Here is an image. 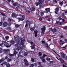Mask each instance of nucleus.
Listing matches in <instances>:
<instances>
[{
  "instance_id": "obj_17",
  "label": "nucleus",
  "mask_w": 67,
  "mask_h": 67,
  "mask_svg": "<svg viewBox=\"0 0 67 67\" xmlns=\"http://www.w3.org/2000/svg\"><path fill=\"white\" fill-rule=\"evenodd\" d=\"M59 4L60 5L61 7H62V5H63V3H64V2H63V1L62 2H59Z\"/></svg>"
},
{
  "instance_id": "obj_63",
  "label": "nucleus",
  "mask_w": 67,
  "mask_h": 67,
  "mask_svg": "<svg viewBox=\"0 0 67 67\" xmlns=\"http://www.w3.org/2000/svg\"><path fill=\"white\" fill-rule=\"evenodd\" d=\"M63 67H67V66H65L64 65H63Z\"/></svg>"
},
{
  "instance_id": "obj_19",
  "label": "nucleus",
  "mask_w": 67,
  "mask_h": 67,
  "mask_svg": "<svg viewBox=\"0 0 67 67\" xmlns=\"http://www.w3.org/2000/svg\"><path fill=\"white\" fill-rule=\"evenodd\" d=\"M16 5H17V4H16V3H15L13 4V7H16Z\"/></svg>"
},
{
  "instance_id": "obj_42",
  "label": "nucleus",
  "mask_w": 67,
  "mask_h": 67,
  "mask_svg": "<svg viewBox=\"0 0 67 67\" xmlns=\"http://www.w3.org/2000/svg\"><path fill=\"white\" fill-rule=\"evenodd\" d=\"M19 21H22V20H23V19L21 18H19Z\"/></svg>"
},
{
  "instance_id": "obj_10",
  "label": "nucleus",
  "mask_w": 67,
  "mask_h": 67,
  "mask_svg": "<svg viewBox=\"0 0 67 67\" xmlns=\"http://www.w3.org/2000/svg\"><path fill=\"white\" fill-rule=\"evenodd\" d=\"M16 16V15L15 13H13L12 14V16L13 18H15Z\"/></svg>"
},
{
  "instance_id": "obj_29",
  "label": "nucleus",
  "mask_w": 67,
  "mask_h": 67,
  "mask_svg": "<svg viewBox=\"0 0 67 67\" xmlns=\"http://www.w3.org/2000/svg\"><path fill=\"white\" fill-rule=\"evenodd\" d=\"M45 45H46V46L48 48H49V47L48 46V44H47V43H45Z\"/></svg>"
},
{
  "instance_id": "obj_11",
  "label": "nucleus",
  "mask_w": 67,
  "mask_h": 67,
  "mask_svg": "<svg viewBox=\"0 0 67 67\" xmlns=\"http://www.w3.org/2000/svg\"><path fill=\"white\" fill-rule=\"evenodd\" d=\"M4 52H5V53H6V54H7V53H8V52H9L10 50H9V49L7 50L6 49H5L4 50Z\"/></svg>"
},
{
  "instance_id": "obj_30",
  "label": "nucleus",
  "mask_w": 67,
  "mask_h": 67,
  "mask_svg": "<svg viewBox=\"0 0 67 67\" xmlns=\"http://www.w3.org/2000/svg\"><path fill=\"white\" fill-rule=\"evenodd\" d=\"M46 59L48 62H49L50 61V58H47Z\"/></svg>"
},
{
  "instance_id": "obj_20",
  "label": "nucleus",
  "mask_w": 67,
  "mask_h": 67,
  "mask_svg": "<svg viewBox=\"0 0 67 67\" xmlns=\"http://www.w3.org/2000/svg\"><path fill=\"white\" fill-rule=\"evenodd\" d=\"M7 1L8 2H10V1H11V2L12 3H14V1H13V0H7Z\"/></svg>"
},
{
  "instance_id": "obj_60",
  "label": "nucleus",
  "mask_w": 67,
  "mask_h": 67,
  "mask_svg": "<svg viewBox=\"0 0 67 67\" xmlns=\"http://www.w3.org/2000/svg\"><path fill=\"white\" fill-rule=\"evenodd\" d=\"M42 43H45V41H42Z\"/></svg>"
},
{
  "instance_id": "obj_18",
  "label": "nucleus",
  "mask_w": 67,
  "mask_h": 67,
  "mask_svg": "<svg viewBox=\"0 0 67 67\" xmlns=\"http://www.w3.org/2000/svg\"><path fill=\"white\" fill-rule=\"evenodd\" d=\"M2 43L3 44V45L4 44V45H6L7 44V43L6 42L4 41H3L2 42Z\"/></svg>"
},
{
  "instance_id": "obj_27",
  "label": "nucleus",
  "mask_w": 67,
  "mask_h": 67,
  "mask_svg": "<svg viewBox=\"0 0 67 67\" xmlns=\"http://www.w3.org/2000/svg\"><path fill=\"white\" fill-rule=\"evenodd\" d=\"M16 9L17 10H19V9H20V6H18L16 8Z\"/></svg>"
},
{
  "instance_id": "obj_21",
  "label": "nucleus",
  "mask_w": 67,
  "mask_h": 67,
  "mask_svg": "<svg viewBox=\"0 0 67 67\" xmlns=\"http://www.w3.org/2000/svg\"><path fill=\"white\" fill-rule=\"evenodd\" d=\"M30 30H31V31H34V29H35V27H33L30 28Z\"/></svg>"
},
{
  "instance_id": "obj_37",
  "label": "nucleus",
  "mask_w": 67,
  "mask_h": 67,
  "mask_svg": "<svg viewBox=\"0 0 67 67\" xmlns=\"http://www.w3.org/2000/svg\"><path fill=\"white\" fill-rule=\"evenodd\" d=\"M9 56H14V54H9Z\"/></svg>"
},
{
  "instance_id": "obj_2",
  "label": "nucleus",
  "mask_w": 67,
  "mask_h": 67,
  "mask_svg": "<svg viewBox=\"0 0 67 67\" xmlns=\"http://www.w3.org/2000/svg\"><path fill=\"white\" fill-rule=\"evenodd\" d=\"M38 2H36L35 4L36 6H37L39 4L40 8H42V6L43 5L42 4L44 2L43 0H39L38 1Z\"/></svg>"
},
{
  "instance_id": "obj_47",
  "label": "nucleus",
  "mask_w": 67,
  "mask_h": 67,
  "mask_svg": "<svg viewBox=\"0 0 67 67\" xmlns=\"http://www.w3.org/2000/svg\"><path fill=\"white\" fill-rule=\"evenodd\" d=\"M1 14H2V15H3L4 16H5V15L4 14H3V13H1Z\"/></svg>"
},
{
  "instance_id": "obj_31",
  "label": "nucleus",
  "mask_w": 67,
  "mask_h": 67,
  "mask_svg": "<svg viewBox=\"0 0 67 67\" xmlns=\"http://www.w3.org/2000/svg\"><path fill=\"white\" fill-rule=\"evenodd\" d=\"M10 43H11L12 44H14L15 43V42L14 41H12L10 42Z\"/></svg>"
},
{
  "instance_id": "obj_50",
  "label": "nucleus",
  "mask_w": 67,
  "mask_h": 67,
  "mask_svg": "<svg viewBox=\"0 0 67 67\" xmlns=\"http://www.w3.org/2000/svg\"><path fill=\"white\" fill-rule=\"evenodd\" d=\"M58 19L59 20H61L62 19V18L60 17H59L58 18Z\"/></svg>"
},
{
  "instance_id": "obj_54",
  "label": "nucleus",
  "mask_w": 67,
  "mask_h": 67,
  "mask_svg": "<svg viewBox=\"0 0 67 67\" xmlns=\"http://www.w3.org/2000/svg\"><path fill=\"white\" fill-rule=\"evenodd\" d=\"M39 20H40V21H42V18H39Z\"/></svg>"
},
{
  "instance_id": "obj_52",
  "label": "nucleus",
  "mask_w": 67,
  "mask_h": 67,
  "mask_svg": "<svg viewBox=\"0 0 67 67\" xmlns=\"http://www.w3.org/2000/svg\"><path fill=\"white\" fill-rule=\"evenodd\" d=\"M60 37L61 38H63V37H64V36L63 35H61L60 36Z\"/></svg>"
},
{
  "instance_id": "obj_32",
  "label": "nucleus",
  "mask_w": 67,
  "mask_h": 67,
  "mask_svg": "<svg viewBox=\"0 0 67 67\" xmlns=\"http://www.w3.org/2000/svg\"><path fill=\"white\" fill-rule=\"evenodd\" d=\"M9 37L8 36H6L5 37V38L7 40H9Z\"/></svg>"
},
{
  "instance_id": "obj_40",
  "label": "nucleus",
  "mask_w": 67,
  "mask_h": 67,
  "mask_svg": "<svg viewBox=\"0 0 67 67\" xmlns=\"http://www.w3.org/2000/svg\"><path fill=\"white\" fill-rule=\"evenodd\" d=\"M31 61L32 62H34L35 61L34 60V59L32 58H31Z\"/></svg>"
},
{
  "instance_id": "obj_9",
  "label": "nucleus",
  "mask_w": 67,
  "mask_h": 67,
  "mask_svg": "<svg viewBox=\"0 0 67 67\" xmlns=\"http://www.w3.org/2000/svg\"><path fill=\"white\" fill-rule=\"evenodd\" d=\"M45 10L46 11V13H47L48 12H49L50 10V8H47L45 9Z\"/></svg>"
},
{
  "instance_id": "obj_8",
  "label": "nucleus",
  "mask_w": 67,
  "mask_h": 67,
  "mask_svg": "<svg viewBox=\"0 0 67 67\" xmlns=\"http://www.w3.org/2000/svg\"><path fill=\"white\" fill-rule=\"evenodd\" d=\"M24 62L26 63H25V65L26 66H28V65H29V63H28V62L26 59H25L24 60Z\"/></svg>"
},
{
  "instance_id": "obj_4",
  "label": "nucleus",
  "mask_w": 67,
  "mask_h": 67,
  "mask_svg": "<svg viewBox=\"0 0 67 67\" xmlns=\"http://www.w3.org/2000/svg\"><path fill=\"white\" fill-rule=\"evenodd\" d=\"M45 56H47L45 54H43V56L42 57H40V59L42 60V62L43 63H45L46 61L44 59V57Z\"/></svg>"
},
{
  "instance_id": "obj_1",
  "label": "nucleus",
  "mask_w": 67,
  "mask_h": 67,
  "mask_svg": "<svg viewBox=\"0 0 67 67\" xmlns=\"http://www.w3.org/2000/svg\"><path fill=\"white\" fill-rule=\"evenodd\" d=\"M15 39H17V40L16 39L15 42L16 43H20V44L19 43H17L15 45V46L16 47H19L16 48L17 50L19 51L20 49V51H22L23 49H24L25 48V46L23 45L24 43L23 42H25V39L23 38L20 39L21 42H20V38L19 36H17V37H14Z\"/></svg>"
},
{
  "instance_id": "obj_57",
  "label": "nucleus",
  "mask_w": 67,
  "mask_h": 67,
  "mask_svg": "<svg viewBox=\"0 0 67 67\" xmlns=\"http://www.w3.org/2000/svg\"><path fill=\"white\" fill-rule=\"evenodd\" d=\"M18 16H22V15H21V14H19L18 15Z\"/></svg>"
},
{
  "instance_id": "obj_26",
  "label": "nucleus",
  "mask_w": 67,
  "mask_h": 67,
  "mask_svg": "<svg viewBox=\"0 0 67 67\" xmlns=\"http://www.w3.org/2000/svg\"><path fill=\"white\" fill-rule=\"evenodd\" d=\"M27 52H25V53L24 54V55L25 56H27Z\"/></svg>"
},
{
  "instance_id": "obj_64",
  "label": "nucleus",
  "mask_w": 67,
  "mask_h": 67,
  "mask_svg": "<svg viewBox=\"0 0 67 67\" xmlns=\"http://www.w3.org/2000/svg\"><path fill=\"white\" fill-rule=\"evenodd\" d=\"M65 59H67V56H66L65 57Z\"/></svg>"
},
{
  "instance_id": "obj_5",
  "label": "nucleus",
  "mask_w": 67,
  "mask_h": 67,
  "mask_svg": "<svg viewBox=\"0 0 67 67\" xmlns=\"http://www.w3.org/2000/svg\"><path fill=\"white\" fill-rule=\"evenodd\" d=\"M56 58L58 59V60H59L61 61V63L62 64H64L65 63V62L61 58H59L57 57H56Z\"/></svg>"
},
{
  "instance_id": "obj_56",
  "label": "nucleus",
  "mask_w": 67,
  "mask_h": 67,
  "mask_svg": "<svg viewBox=\"0 0 67 67\" xmlns=\"http://www.w3.org/2000/svg\"><path fill=\"white\" fill-rule=\"evenodd\" d=\"M11 21V19L10 18H9L8 19V21L9 22H10Z\"/></svg>"
},
{
  "instance_id": "obj_22",
  "label": "nucleus",
  "mask_w": 67,
  "mask_h": 67,
  "mask_svg": "<svg viewBox=\"0 0 67 67\" xmlns=\"http://www.w3.org/2000/svg\"><path fill=\"white\" fill-rule=\"evenodd\" d=\"M14 54L15 55V56H16V54H18V52L15 51V50L14 49Z\"/></svg>"
},
{
  "instance_id": "obj_3",
  "label": "nucleus",
  "mask_w": 67,
  "mask_h": 67,
  "mask_svg": "<svg viewBox=\"0 0 67 67\" xmlns=\"http://www.w3.org/2000/svg\"><path fill=\"white\" fill-rule=\"evenodd\" d=\"M41 30L42 31L41 32V35H44V34L45 33L44 32H45V30H46L45 26H43V27L41 28Z\"/></svg>"
},
{
  "instance_id": "obj_34",
  "label": "nucleus",
  "mask_w": 67,
  "mask_h": 67,
  "mask_svg": "<svg viewBox=\"0 0 67 67\" xmlns=\"http://www.w3.org/2000/svg\"><path fill=\"white\" fill-rule=\"evenodd\" d=\"M42 53L41 52H40L38 53V55L39 56H41L42 55Z\"/></svg>"
},
{
  "instance_id": "obj_44",
  "label": "nucleus",
  "mask_w": 67,
  "mask_h": 67,
  "mask_svg": "<svg viewBox=\"0 0 67 67\" xmlns=\"http://www.w3.org/2000/svg\"><path fill=\"white\" fill-rule=\"evenodd\" d=\"M34 66H37V65L36 63H35L34 64Z\"/></svg>"
},
{
  "instance_id": "obj_62",
  "label": "nucleus",
  "mask_w": 67,
  "mask_h": 67,
  "mask_svg": "<svg viewBox=\"0 0 67 67\" xmlns=\"http://www.w3.org/2000/svg\"><path fill=\"white\" fill-rule=\"evenodd\" d=\"M54 61H50V63H51V64L52 63H54Z\"/></svg>"
},
{
  "instance_id": "obj_59",
  "label": "nucleus",
  "mask_w": 67,
  "mask_h": 67,
  "mask_svg": "<svg viewBox=\"0 0 67 67\" xmlns=\"http://www.w3.org/2000/svg\"><path fill=\"white\" fill-rule=\"evenodd\" d=\"M2 61H3L2 60V59H1V60H0V63H1V62H2Z\"/></svg>"
},
{
  "instance_id": "obj_24",
  "label": "nucleus",
  "mask_w": 67,
  "mask_h": 67,
  "mask_svg": "<svg viewBox=\"0 0 67 67\" xmlns=\"http://www.w3.org/2000/svg\"><path fill=\"white\" fill-rule=\"evenodd\" d=\"M31 10L32 11H34V10H35V8H34V7L31 8Z\"/></svg>"
},
{
  "instance_id": "obj_6",
  "label": "nucleus",
  "mask_w": 67,
  "mask_h": 67,
  "mask_svg": "<svg viewBox=\"0 0 67 67\" xmlns=\"http://www.w3.org/2000/svg\"><path fill=\"white\" fill-rule=\"evenodd\" d=\"M3 64L5 65H6L7 67H10V65L9 64L7 63V62H3Z\"/></svg>"
},
{
  "instance_id": "obj_35",
  "label": "nucleus",
  "mask_w": 67,
  "mask_h": 67,
  "mask_svg": "<svg viewBox=\"0 0 67 67\" xmlns=\"http://www.w3.org/2000/svg\"><path fill=\"white\" fill-rule=\"evenodd\" d=\"M44 13L43 12H42L41 13V16H43V15H44Z\"/></svg>"
},
{
  "instance_id": "obj_25",
  "label": "nucleus",
  "mask_w": 67,
  "mask_h": 67,
  "mask_svg": "<svg viewBox=\"0 0 67 67\" xmlns=\"http://www.w3.org/2000/svg\"><path fill=\"white\" fill-rule=\"evenodd\" d=\"M35 45L33 44V46H31V49H35Z\"/></svg>"
},
{
  "instance_id": "obj_15",
  "label": "nucleus",
  "mask_w": 67,
  "mask_h": 67,
  "mask_svg": "<svg viewBox=\"0 0 67 67\" xmlns=\"http://www.w3.org/2000/svg\"><path fill=\"white\" fill-rule=\"evenodd\" d=\"M57 24L61 25V24H63V23L60 22V21H57Z\"/></svg>"
},
{
  "instance_id": "obj_53",
  "label": "nucleus",
  "mask_w": 67,
  "mask_h": 67,
  "mask_svg": "<svg viewBox=\"0 0 67 67\" xmlns=\"http://www.w3.org/2000/svg\"><path fill=\"white\" fill-rule=\"evenodd\" d=\"M47 20L48 21H51V19H50L49 18H48L47 19Z\"/></svg>"
},
{
  "instance_id": "obj_7",
  "label": "nucleus",
  "mask_w": 67,
  "mask_h": 67,
  "mask_svg": "<svg viewBox=\"0 0 67 67\" xmlns=\"http://www.w3.org/2000/svg\"><path fill=\"white\" fill-rule=\"evenodd\" d=\"M34 32L35 34V37H37V33L38 32V31H37V30L35 29L34 31Z\"/></svg>"
},
{
  "instance_id": "obj_55",
  "label": "nucleus",
  "mask_w": 67,
  "mask_h": 67,
  "mask_svg": "<svg viewBox=\"0 0 67 67\" xmlns=\"http://www.w3.org/2000/svg\"><path fill=\"white\" fill-rule=\"evenodd\" d=\"M62 15L63 16V17L65 16V15L63 13H62Z\"/></svg>"
},
{
  "instance_id": "obj_49",
  "label": "nucleus",
  "mask_w": 67,
  "mask_h": 67,
  "mask_svg": "<svg viewBox=\"0 0 67 67\" xmlns=\"http://www.w3.org/2000/svg\"><path fill=\"white\" fill-rule=\"evenodd\" d=\"M1 59L3 61L5 60V58H2Z\"/></svg>"
},
{
  "instance_id": "obj_48",
  "label": "nucleus",
  "mask_w": 67,
  "mask_h": 67,
  "mask_svg": "<svg viewBox=\"0 0 67 67\" xmlns=\"http://www.w3.org/2000/svg\"><path fill=\"white\" fill-rule=\"evenodd\" d=\"M49 31H53V29L51 28H50L49 29Z\"/></svg>"
},
{
  "instance_id": "obj_61",
  "label": "nucleus",
  "mask_w": 67,
  "mask_h": 67,
  "mask_svg": "<svg viewBox=\"0 0 67 67\" xmlns=\"http://www.w3.org/2000/svg\"><path fill=\"white\" fill-rule=\"evenodd\" d=\"M53 1L54 2H55L56 3H57V1H56V0H54Z\"/></svg>"
},
{
  "instance_id": "obj_33",
  "label": "nucleus",
  "mask_w": 67,
  "mask_h": 67,
  "mask_svg": "<svg viewBox=\"0 0 67 67\" xmlns=\"http://www.w3.org/2000/svg\"><path fill=\"white\" fill-rule=\"evenodd\" d=\"M15 26L16 28H18V27H19L20 26V25H19L17 24L15 25Z\"/></svg>"
},
{
  "instance_id": "obj_38",
  "label": "nucleus",
  "mask_w": 67,
  "mask_h": 67,
  "mask_svg": "<svg viewBox=\"0 0 67 67\" xmlns=\"http://www.w3.org/2000/svg\"><path fill=\"white\" fill-rule=\"evenodd\" d=\"M11 60H11V59H7V61L8 62H10L11 61Z\"/></svg>"
},
{
  "instance_id": "obj_46",
  "label": "nucleus",
  "mask_w": 67,
  "mask_h": 67,
  "mask_svg": "<svg viewBox=\"0 0 67 67\" xmlns=\"http://www.w3.org/2000/svg\"><path fill=\"white\" fill-rule=\"evenodd\" d=\"M28 26V24L26 23V25H25V27H27Z\"/></svg>"
},
{
  "instance_id": "obj_13",
  "label": "nucleus",
  "mask_w": 67,
  "mask_h": 67,
  "mask_svg": "<svg viewBox=\"0 0 67 67\" xmlns=\"http://www.w3.org/2000/svg\"><path fill=\"white\" fill-rule=\"evenodd\" d=\"M55 14H57V12H58V7L56 9H55Z\"/></svg>"
},
{
  "instance_id": "obj_41",
  "label": "nucleus",
  "mask_w": 67,
  "mask_h": 67,
  "mask_svg": "<svg viewBox=\"0 0 67 67\" xmlns=\"http://www.w3.org/2000/svg\"><path fill=\"white\" fill-rule=\"evenodd\" d=\"M2 52V50L1 48H0V53H1Z\"/></svg>"
},
{
  "instance_id": "obj_23",
  "label": "nucleus",
  "mask_w": 67,
  "mask_h": 67,
  "mask_svg": "<svg viewBox=\"0 0 67 67\" xmlns=\"http://www.w3.org/2000/svg\"><path fill=\"white\" fill-rule=\"evenodd\" d=\"M22 17L23 20H24V19H25V15H23L22 16Z\"/></svg>"
},
{
  "instance_id": "obj_45",
  "label": "nucleus",
  "mask_w": 67,
  "mask_h": 67,
  "mask_svg": "<svg viewBox=\"0 0 67 67\" xmlns=\"http://www.w3.org/2000/svg\"><path fill=\"white\" fill-rule=\"evenodd\" d=\"M64 11L65 12V14H67V10H66L65 11Z\"/></svg>"
},
{
  "instance_id": "obj_39",
  "label": "nucleus",
  "mask_w": 67,
  "mask_h": 67,
  "mask_svg": "<svg viewBox=\"0 0 67 67\" xmlns=\"http://www.w3.org/2000/svg\"><path fill=\"white\" fill-rule=\"evenodd\" d=\"M11 46V44H10L9 45V46H6V47H7V48H8V47H10Z\"/></svg>"
},
{
  "instance_id": "obj_12",
  "label": "nucleus",
  "mask_w": 67,
  "mask_h": 67,
  "mask_svg": "<svg viewBox=\"0 0 67 67\" xmlns=\"http://www.w3.org/2000/svg\"><path fill=\"white\" fill-rule=\"evenodd\" d=\"M26 24H27L28 25H30L31 24V22L29 21V20H27L26 21Z\"/></svg>"
},
{
  "instance_id": "obj_43",
  "label": "nucleus",
  "mask_w": 67,
  "mask_h": 67,
  "mask_svg": "<svg viewBox=\"0 0 67 67\" xmlns=\"http://www.w3.org/2000/svg\"><path fill=\"white\" fill-rule=\"evenodd\" d=\"M63 29L65 30H66L67 29V26H65L63 27Z\"/></svg>"
},
{
  "instance_id": "obj_51",
  "label": "nucleus",
  "mask_w": 67,
  "mask_h": 67,
  "mask_svg": "<svg viewBox=\"0 0 67 67\" xmlns=\"http://www.w3.org/2000/svg\"><path fill=\"white\" fill-rule=\"evenodd\" d=\"M2 25V22H0V26H1Z\"/></svg>"
},
{
  "instance_id": "obj_28",
  "label": "nucleus",
  "mask_w": 67,
  "mask_h": 67,
  "mask_svg": "<svg viewBox=\"0 0 67 67\" xmlns=\"http://www.w3.org/2000/svg\"><path fill=\"white\" fill-rule=\"evenodd\" d=\"M53 33H55V32H56V30L55 29H53Z\"/></svg>"
},
{
  "instance_id": "obj_36",
  "label": "nucleus",
  "mask_w": 67,
  "mask_h": 67,
  "mask_svg": "<svg viewBox=\"0 0 67 67\" xmlns=\"http://www.w3.org/2000/svg\"><path fill=\"white\" fill-rule=\"evenodd\" d=\"M34 66V64H32L30 65V67H33Z\"/></svg>"
},
{
  "instance_id": "obj_58",
  "label": "nucleus",
  "mask_w": 67,
  "mask_h": 67,
  "mask_svg": "<svg viewBox=\"0 0 67 67\" xmlns=\"http://www.w3.org/2000/svg\"><path fill=\"white\" fill-rule=\"evenodd\" d=\"M30 44H31V45H32V44H33V42H30Z\"/></svg>"
},
{
  "instance_id": "obj_14",
  "label": "nucleus",
  "mask_w": 67,
  "mask_h": 67,
  "mask_svg": "<svg viewBox=\"0 0 67 67\" xmlns=\"http://www.w3.org/2000/svg\"><path fill=\"white\" fill-rule=\"evenodd\" d=\"M3 25L4 26H7V25H8V23H7L6 22H5L3 23Z\"/></svg>"
},
{
  "instance_id": "obj_16",
  "label": "nucleus",
  "mask_w": 67,
  "mask_h": 67,
  "mask_svg": "<svg viewBox=\"0 0 67 67\" xmlns=\"http://www.w3.org/2000/svg\"><path fill=\"white\" fill-rule=\"evenodd\" d=\"M65 55H66V54L64 53H62V55H61L63 57V58H64L65 57Z\"/></svg>"
}]
</instances>
